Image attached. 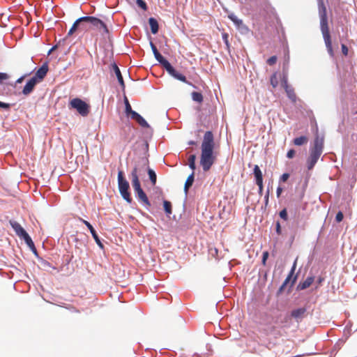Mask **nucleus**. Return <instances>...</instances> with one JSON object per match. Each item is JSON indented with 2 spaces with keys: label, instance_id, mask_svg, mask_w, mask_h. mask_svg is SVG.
I'll list each match as a JSON object with an SVG mask.
<instances>
[{
  "label": "nucleus",
  "instance_id": "46",
  "mask_svg": "<svg viewBox=\"0 0 357 357\" xmlns=\"http://www.w3.org/2000/svg\"><path fill=\"white\" fill-rule=\"evenodd\" d=\"M150 46L151 47V50L153 51V54H156L157 52H159L155 47V45H154V43L152 42V41H150Z\"/></svg>",
  "mask_w": 357,
  "mask_h": 357
},
{
  "label": "nucleus",
  "instance_id": "23",
  "mask_svg": "<svg viewBox=\"0 0 357 357\" xmlns=\"http://www.w3.org/2000/svg\"><path fill=\"white\" fill-rule=\"evenodd\" d=\"M175 79H178L183 82L187 83L188 84H191L189 82L187 81L185 76L178 73L176 70H174V73L171 75Z\"/></svg>",
  "mask_w": 357,
  "mask_h": 357
},
{
  "label": "nucleus",
  "instance_id": "10",
  "mask_svg": "<svg viewBox=\"0 0 357 357\" xmlns=\"http://www.w3.org/2000/svg\"><path fill=\"white\" fill-rule=\"evenodd\" d=\"M49 68L47 63H45L35 73L33 78H35L38 82L43 81L48 72Z\"/></svg>",
  "mask_w": 357,
  "mask_h": 357
},
{
  "label": "nucleus",
  "instance_id": "22",
  "mask_svg": "<svg viewBox=\"0 0 357 357\" xmlns=\"http://www.w3.org/2000/svg\"><path fill=\"white\" fill-rule=\"evenodd\" d=\"M296 261H297V259L295 260V261L291 267V271H290L289 274L288 275V276L287 277V278L285 279V280L284 281V282L281 287V289H282L284 286H286L287 284V283L290 280L291 278L292 277L293 274L294 273V271H295L296 267Z\"/></svg>",
  "mask_w": 357,
  "mask_h": 357
},
{
  "label": "nucleus",
  "instance_id": "18",
  "mask_svg": "<svg viewBox=\"0 0 357 357\" xmlns=\"http://www.w3.org/2000/svg\"><path fill=\"white\" fill-rule=\"evenodd\" d=\"M149 24L150 25L152 33L156 34L158 32L159 29L158 21L153 17H150L149 19Z\"/></svg>",
  "mask_w": 357,
  "mask_h": 357
},
{
  "label": "nucleus",
  "instance_id": "44",
  "mask_svg": "<svg viewBox=\"0 0 357 357\" xmlns=\"http://www.w3.org/2000/svg\"><path fill=\"white\" fill-rule=\"evenodd\" d=\"M295 155V151L294 149H290L287 153V157L288 158H293Z\"/></svg>",
  "mask_w": 357,
  "mask_h": 357
},
{
  "label": "nucleus",
  "instance_id": "48",
  "mask_svg": "<svg viewBox=\"0 0 357 357\" xmlns=\"http://www.w3.org/2000/svg\"><path fill=\"white\" fill-rule=\"evenodd\" d=\"M0 107L6 109H8L10 107V105L8 103H5V102L0 101Z\"/></svg>",
  "mask_w": 357,
  "mask_h": 357
},
{
  "label": "nucleus",
  "instance_id": "2",
  "mask_svg": "<svg viewBox=\"0 0 357 357\" xmlns=\"http://www.w3.org/2000/svg\"><path fill=\"white\" fill-rule=\"evenodd\" d=\"M149 160L146 158H141L136 162L135 166L131 172L132 185L136 192L139 199L146 206H151V203L142 188L138 176V172L141 168H144L148 165Z\"/></svg>",
  "mask_w": 357,
  "mask_h": 357
},
{
  "label": "nucleus",
  "instance_id": "7",
  "mask_svg": "<svg viewBox=\"0 0 357 357\" xmlns=\"http://www.w3.org/2000/svg\"><path fill=\"white\" fill-rule=\"evenodd\" d=\"M9 223L15 231L16 235H17L21 239H24L29 248L35 250V245L31 238L24 230V229L20 225V224L12 220L9 221Z\"/></svg>",
  "mask_w": 357,
  "mask_h": 357
},
{
  "label": "nucleus",
  "instance_id": "45",
  "mask_svg": "<svg viewBox=\"0 0 357 357\" xmlns=\"http://www.w3.org/2000/svg\"><path fill=\"white\" fill-rule=\"evenodd\" d=\"M289 177V174H287V173H284V174H283L281 176V177H280V181H282V182H285V181H287L288 180Z\"/></svg>",
  "mask_w": 357,
  "mask_h": 357
},
{
  "label": "nucleus",
  "instance_id": "32",
  "mask_svg": "<svg viewBox=\"0 0 357 357\" xmlns=\"http://www.w3.org/2000/svg\"><path fill=\"white\" fill-rule=\"evenodd\" d=\"M270 82L273 88H275L278 85V80L276 73H273L271 75V79H270Z\"/></svg>",
  "mask_w": 357,
  "mask_h": 357
},
{
  "label": "nucleus",
  "instance_id": "9",
  "mask_svg": "<svg viewBox=\"0 0 357 357\" xmlns=\"http://www.w3.org/2000/svg\"><path fill=\"white\" fill-rule=\"evenodd\" d=\"M79 220L82 222L90 230V232L93 236V238H94L96 243L98 244V245L101 248V249H103L104 248V245L103 244L101 243L96 230L94 229V228L93 227V226L91 225L90 222H89L88 221L81 218H79Z\"/></svg>",
  "mask_w": 357,
  "mask_h": 357
},
{
  "label": "nucleus",
  "instance_id": "11",
  "mask_svg": "<svg viewBox=\"0 0 357 357\" xmlns=\"http://www.w3.org/2000/svg\"><path fill=\"white\" fill-rule=\"evenodd\" d=\"M38 83L39 82L35 78L31 77L24 86L22 93L25 96L30 94Z\"/></svg>",
  "mask_w": 357,
  "mask_h": 357
},
{
  "label": "nucleus",
  "instance_id": "51",
  "mask_svg": "<svg viewBox=\"0 0 357 357\" xmlns=\"http://www.w3.org/2000/svg\"><path fill=\"white\" fill-rule=\"evenodd\" d=\"M282 192V188L281 187H278L277 188V191H276V194H277V197H280L281 193Z\"/></svg>",
  "mask_w": 357,
  "mask_h": 357
},
{
  "label": "nucleus",
  "instance_id": "29",
  "mask_svg": "<svg viewBox=\"0 0 357 357\" xmlns=\"http://www.w3.org/2000/svg\"><path fill=\"white\" fill-rule=\"evenodd\" d=\"M163 206H164V210L167 215H170L172 213V204L170 202L165 200L163 202Z\"/></svg>",
  "mask_w": 357,
  "mask_h": 357
},
{
  "label": "nucleus",
  "instance_id": "33",
  "mask_svg": "<svg viewBox=\"0 0 357 357\" xmlns=\"http://www.w3.org/2000/svg\"><path fill=\"white\" fill-rule=\"evenodd\" d=\"M136 3L139 8H141L144 11H146L148 9L146 3L144 0H137Z\"/></svg>",
  "mask_w": 357,
  "mask_h": 357
},
{
  "label": "nucleus",
  "instance_id": "57",
  "mask_svg": "<svg viewBox=\"0 0 357 357\" xmlns=\"http://www.w3.org/2000/svg\"><path fill=\"white\" fill-rule=\"evenodd\" d=\"M55 48H56V47H52V48L51 51H52V50H54Z\"/></svg>",
  "mask_w": 357,
  "mask_h": 357
},
{
  "label": "nucleus",
  "instance_id": "42",
  "mask_svg": "<svg viewBox=\"0 0 357 357\" xmlns=\"http://www.w3.org/2000/svg\"><path fill=\"white\" fill-rule=\"evenodd\" d=\"M341 48H342V54L344 56H347L348 54V52H349V50H348V47H347V45L344 44H342Z\"/></svg>",
  "mask_w": 357,
  "mask_h": 357
},
{
  "label": "nucleus",
  "instance_id": "40",
  "mask_svg": "<svg viewBox=\"0 0 357 357\" xmlns=\"http://www.w3.org/2000/svg\"><path fill=\"white\" fill-rule=\"evenodd\" d=\"M275 231H276V233H277L278 235H281L282 234V229H281L280 223L279 221L276 222V224H275Z\"/></svg>",
  "mask_w": 357,
  "mask_h": 357
},
{
  "label": "nucleus",
  "instance_id": "39",
  "mask_svg": "<svg viewBox=\"0 0 357 357\" xmlns=\"http://www.w3.org/2000/svg\"><path fill=\"white\" fill-rule=\"evenodd\" d=\"M280 217L283 219L284 220H287L288 219V215H287V209L286 208H284L282 209L280 212Z\"/></svg>",
  "mask_w": 357,
  "mask_h": 357
},
{
  "label": "nucleus",
  "instance_id": "43",
  "mask_svg": "<svg viewBox=\"0 0 357 357\" xmlns=\"http://www.w3.org/2000/svg\"><path fill=\"white\" fill-rule=\"evenodd\" d=\"M268 257V252L267 251L263 252L262 256V264L263 265H266V260Z\"/></svg>",
  "mask_w": 357,
  "mask_h": 357
},
{
  "label": "nucleus",
  "instance_id": "17",
  "mask_svg": "<svg viewBox=\"0 0 357 357\" xmlns=\"http://www.w3.org/2000/svg\"><path fill=\"white\" fill-rule=\"evenodd\" d=\"M253 173L255 178L256 183H262L263 182V175L262 172L257 165H255L253 169Z\"/></svg>",
  "mask_w": 357,
  "mask_h": 357
},
{
  "label": "nucleus",
  "instance_id": "24",
  "mask_svg": "<svg viewBox=\"0 0 357 357\" xmlns=\"http://www.w3.org/2000/svg\"><path fill=\"white\" fill-rule=\"evenodd\" d=\"M147 172L152 185H155L157 181V176L155 172L151 168H148Z\"/></svg>",
  "mask_w": 357,
  "mask_h": 357
},
{
  "label": "nucleus",
  "instance_id": "26",
  "mask_svg": "<svg viewBox=\"0 0 357 357\" xmlns=\"http://www.w3.org/2000/svg\"><path fill=\"white\" fill-rule=\"evenodd\" d=\"M191 96H192V98L194 101L197 102L199 103H201L203 102L204 98L201 93L194 91L192 93Z\"/></svg>",
  "mask_w": 357,
  "mask_h": 357
},
{
  "label": "nucleus",
  "instance_id": "19",
  "mask_svg": "<svg viewBox=\"0 0 357 357\" xmlns=\"http://www.w3.org/2000/svg\"><path fill=\"white\" fill-rule=\"evenodd\" d=\"M194 175H195V173H194V172H192V174L188 176V177L187 178V179L185 181V185H184V191L185 192V193L188 192L189 188L192 185V183L194 182V178H195Z\"/></svg>",
  "mask_w": 357,
  "mask_h": 357
},
{
  "label": "nucleus",
  "instance_id": "41",
  "mask_svg": "<svg viewBox=\"0 0 357 357\" xmlns=\"http://www.w3.org/2000/svg\"><path fill=\"white\" fill-rule=\"evenodd\" d=\"M344 215L341 211H339L335 216V220L337 222H340L343 220Z\"/></svg>",
  "mask_w": 357,
  "mask_h": 357
},
{
  "label": "nucleus",
  "instance_id": "31",
  "mask_svg": "<svg viewBox=\"0 0 357 357\" xmlns=\"http://www.w3.org/2000/svg\"><path fill=\"white\" fill-rule=\"evenodd\" d=\"M229 18L234 22L235 25H236L238 27H240L241 25H243V21L240 19H238L236 15H229Z\"/></svg>",
  "mask_w": 357,
  "mask_h": 357
},
{
  "label": "nucleus",
  "instance_id": "53",
  "mask_svg": "<svg viewBox=\"0 0 357 357\" xmlns=\"http://www.w3.org/2000/svg\"><path fill=\"white\" fill-rule=\"evenodd\" d=\"M324 278H322V277H319V278H318V280H317V283H318L319 284H321L322 283V282L324 281Z\"/></svg>",
  "mask_w": 357,
  "mask_h": 357
},
{
  "label": "nucleus",
  "instance_id": "54",
  "mask_svg": "<svg viewBox=\"0 0 357 357\" xmlns=\"http://www.w3.org/2000/svg\"><path fill=\"white\" fill-rule=\"evenodd\" d=\"M24 79V77H20L17 80V83H21Z\"/></svg>",
  "mask_w": 357,
  "mask_h": 357
},
{
  "label": "nucleus",
  "instance_id": "3",
  "mask_svg": "<svg viewBox=\"0 0 357 357\" xmlns=\"http://www.w3.org/2000/svg\"><path fill=\"white\" fill-rule=\"evenodd\" d=\"M319 16L320 18V28L323 38L327 48L328 52L331 56H333V50L332 47V42L328 25V17L326 7L323 0H318Z\"/></svg>",
  "mask_w": 357,
  "mask_h": 357
},
{
  "label": "nucleus",
  "instance_id": "34",
  "mask_svg": "<svg viewBox=\"0 0 357 357\" xmlns=\"http://www.w3.org/2000/svg\"><path fill=\"white\" fill-rule=\"evenodd\" d=\"M222 39L224 40L225 44L227 46V49L229 50V46H230L229 43V34L227 33H222Z\"/></svg>",
  "mask_w": 357,
  "mask_h": 357
},
{
  "label": "nucleus",
  "instance_id": "20",
  "mask_svg": "<svg viewBox=\"0 0 357 357\" xmlns=\"http://www.w3.org/2000/svg\"><path fill=\"white\" fill-rule=\"evenodd\" d=\"M82 19H77L68 31V36H72L76 31H80V22Z\"/></svg>",
  "mask_w": 357,
  "mask_h": 357
},
{
  "label": "nucleus",
  "instance_id": "27",
  "mask_svg": "<svg viewBox=\"0 0 357 357\" xmlns=\"http://www.w3.org/2000/svg\"><path fill=\"white\" fill-rule=\"evenodd\" d=\"M162 67L167 70V72L171 75L172 73H174V68L172 67V66L170 64V63L166 60L162 64Z\"/></svg>",
  "mask_w": 357,
  "mask_h": 357
},
{
  "label": "nucleus",
  "instance_id": "36",
  "mask_svg": "<svg viewBox=\"0 0 357 357\" xmlns=\"http://www.w3.org/2000/svg\"><path fill=\"white\" fill-rule=\"evenodd\" d=\"M155 59L162 65L167 59H165L160 52H157L156 54L154 55Z\"/></svg>",
  "mask_w": 357,
  "mask_h": 357
},
{
  "label": "nucleus",
  "instance_id": "47",
  "mask_svg": "<svg viewBox=\"0 0 357 357\" xmlns=\"http://www.w3.org/2000/svg\"><path fill=\"white\" fill-rule=\"evenodd\" d=\"M8 79V75L4 73H0V82Z\"/></svg>",
  "mask_w": 357,
  "mask_h": 357
},
{
  "label": "nucleus",
  "instance_id": "8",
  "mask_svg": "<svg viewBox=\"0 0 357 357\" xmlns=\"http://www.w3.org/2000/svg\"><path fill=\"white\" fill-rule=\"evenodd\" d=\"M72 108L75 109L79 114L86 116L89 113V106L80 98H76L70 102Z\"/></svg>",
  "mask_w": 357,
  "mask_h": 357
},
{
  "label": "nucleus",
  "instance_id": "55",
  "mask_svg": "<svg viewBox=\"0 0 357 357\" xmlns=\"http://www.w3.org/2000/svg\"><path fill=\"white\" fill-rule=\"evenodd\" d=\"M196 144V143H195V142H194V141H190V142H189V144H191V145H194V144Z\"/></svg>",
  "mask_w": 357,
  "mask_h": 357
},
{
  "label": "nucleus",
  "instance_id": "21",
  "mask_svg": "<svg viewBox=\"0 0 357 357\" xmlns=\"http://www.w3.org/2000/svg\"><path fill=\"white\" fill-rule=\"evenodd\" d=\"M307 142H308V139L305 136H301V137L295 138L293 140V143L296 146L304 145V144H307Z\"/></svg>",
  "mask_w": 357,
  "mask_h": 357
},
{
  "label": "nucleus",
  "instance_id": "16",
  "mask_svg": "<svg viewBox=\"0 0 357 357\" xmlns=\"http://www.w3.org/2000/svg\"><path fill=\"white\" fill-rule=\"evenodd\" d=\"M314 277L309 276L303 282H300L297 287L299 290H303L308 288L314 282Z\"/></svg>",
  "mask_w": 357,
  "mask_h": 357
},
{
  "label": "nucleus",
  "instance_id": "50",
  "mask_svg": "<svg viewBox=\"0 0 357 357\" xmlns=\"http://www.w3.org/2000/svg\"><path fill=\"white\" fill-rule=\"evenodd\" d=\"M268 198H269V191L268 190L265 197H264V201H265V205L267 206L268 204Z\"/></svg>",
  "mask_w": 357,
  "mask_h": 357
},
{
  "label": "nucleus",
  "instance_id": "15",
  "mask_svg": "<svg viewBox=\"0 0 357 357\" xmlns=\"http://www.w3.org/2000/svg\"><path fill=\"white\" fill-rule=\"evenodd\" d=\"M112 69H113L117 79H118L119 83L120 84L122 89H125V83H124L121 73L120 71V69L119 68L117 65L114 63L113 64H112Z\"/></svg>",
  "mask_w": 357,
  "mask_h": 357
},
{
  "label": "nucleus",
  "instance_id": "56",
  "mask_svg": "<svg viewBox=\"0 0 357 357\" xmlns=\"http://www.w3.org/2000/svg\"><path fill=\"white\" fill-rule=\"evenodd\" d=\"M296 280V276L294 277L293 281H292V284H294Z\"/></svg>",
  "mask_w": 357,
  "mask_h": 357
},
{
  "label": "nucleus",
  "instance_id": "4",
  "mask_svg": "<svg viewBox=\"0 0 357 357\" xmlns=\"http://www.w3.org/2000/svg\"><path fill=\"white\" fill-rule=\"evenodd\" d=\"M80 22V31H88L90 30H97L102 35L108 33V29L101 20L93 16L82 17Z\"/></svg>",
  "mask_w": 357,
  "mask_h": 357
},
{
  "label": "nucleus",
  "instance_id": "30",
  "mask_svg": "<svg viewBox=\"0 0 357 357\" xmlns=\"http://www.w3.org/2000/svg\"><path fill=\"white\" fill-rule=\"evenodd\" d=\"M195 160V155H190L188 158L189 167H190V169H192V172H194L195 169H196Z\"/></svg>",
  "mask_w": 357,
  "mask_h": 357
},
{
  "label": "nucleus",
  "instance_id": "14",
  "mask_svg": "<svg viewBox=\"0 0 357 357\" xmlns=\"http://www.w3.org/2000/svg\"><path fill=\"white\" fill-rule=\"evenodd\" d=\"M306 311L305 307L295 309L291 311V316L296 320L301 319L305 316Z\"/></svg>",
  "mask_w": 357,
  "mask_h": 357
},
{
  "label": "nucleus",
  "instance_id": "13",
  "mask_svg": "<svg viewBox=\"0 0 357 357\" xmlns=\"http://www.w3.org/2000/svg\"><path fill=\"white\" fill-rule=\"evenodd\" d=\"M130 118L136 121L142 128H149V125L146 121L137 112H132V116H131Z\"/></svg>",
  "mask_w": 357,
  "mask_h": 357
},
{
  "label": "nucleus",
  "instance_id": "5",
  "mask_svg": "<svg viewBox=\"0 0 357 357\" xmlns=\"http://www.w3.org/2000/svg\"><path fill=\"white\" fill-rule=\"evenodd\" d=\"M324 137L319 135L315 137L313 146L310 150V155L307 160V167L309 170L314 167L321 156L324 149Z\"/></svg>",
  "mask_w": 357,
  "mask_h": 357
},
{
  "label": "nucleus",
  "instance_id": "25",
  "mask_svg": "<svg viewBox=\"0 0 357 357\" xmlns=\"http://www.w3.org/2000/svg\"><path fill=\"white\" fill-rule=\"evenodd\" d=\"M125 107H126V114L127 116H132V112H136L132 109L131 105L129 103V101L126 97H125Z\"/></svg>",
  "mask_w": 357,
  "mask_h": 357
},
{
  "label": "nucleus",
  "instance_id": "52",
  "mask_svg": "<svg viewBox=\"0 0 357 357\" xmlns=\"http://www.w3.org/2000/svg\"><path fill=\"white\" fill-rule=\"evenodd\" d=\"M290 319V317L289 316H286L284 318V321H282V323H288Z\"/></svg>",
  "mask_w": 357,
  "mask_h": 357
},
{
  "label": "nucleus",
  "instance_id": "38",
  "mask_svg": "<svg viewBox=\"0 0 357 357\" xmlns=\"http://www.w3.org/2000/svg\"><path fill=\"white\" fill-rule=\"evenodd\" d=\"M277 56H272L267 60V63L269 66H273L277 62Z\"/></svg>",
  "mask_w": 357,
  "mask_h": 357
},
{
  "label": "nucleus",
  "instance_id": "35",
  "mask_svg": "<svg viewBox=\"0 0 357 357\" xmlns=\"http://www.w3.org/2000/svg\"><path fill=\"white\" fill-rule=\"evenodd\" d=\"M155 59L162 65L167 59H165L160 52H157L156 54L154 55Z\"/></svg>",
  "mask_w": 357,
  "mask_h": 357
},
{
  "label": "nucleus",
  "instance_id": "1",
  "mask_svg": "<svg viewBox=\"0 0 357 357\" xmlns=\"http://www.w3.org/2000/svg\"><path fill=\"white\" fill-rule=\"evenodd\" d=\"M215 146L213 133L211 131H206L201 144L200 165L204 172H208L217 160Z\"/></svg>",
  "mask_w": 357,
  "mask_h": 357
},
{
  "label": "nucleus",
  "instance_id": "49",
  "mask_svg": "<svg viewBox=\"0 0 357 357\" xmlns=\"http://www.w3.org/2000/svg\"><path fill=\"white\" fill-rule=\"evenodd\" d=\"M256 184H257V185H258V187H259V193L260 195H261V194H262V192H263V182H262V183H261V184H260V183H256Z\"/></svg>",
  "mask_w": 357,
  "mask_h": 357
},
{
  "label": "nucleus",
  "instance_id": "37",
  "mask_svg": "<svg viewBox=\"0 0 357 357\" xmlns=\"http://www.w3.org/2000/svg\"><path fill=\"white\" fill-rule=\"evenodd\" d=\"M155 59L162 65L167 59H165L160 52H157L156 54L154 55Z\"/></svg>",
  "mask_w": 357,
  "mask_h": 357
},
{
  "label": "nucleus",
  "instance_id": "12",
  "mask_svg": "<svg viewBox=\"0 0 357 357\" xmlns=\"http://www.w3.org/2000/svg\"><path fill=\"white\" fill-rule=\"evenodd\" d=\"M282 84H283V86H284V88L285 89V91L287 93V95L288 98L293 102H296V95L295 93L294 89L291 86H289L287 84V79H284L283 80Z\"/></svg>",
  "mask_w": 357,
  "mask_h": 357
},
{
  "label": "nucleus",
  "instance_id": "28",
  "mask_svg": "<svg viewBox=\"0 0 357 357\" xmlns=\"http://www.w3.org/2000/svg\"><path fill=\"white\" fill-rule=\"evenodd\" d=\"M162 67L167 70V72L171 75L172 73H174V68L172 67V66L170 64V63L166 60L162 64Z\"/></svg>",
  "mask_w": 357,
  "mask_h": 357
},
{
  "label": "nucleus",
  "instance_id": "6",
  "mask_svg": "<svg viewBox=\"0 0 357 357\" xmlns=\"http://www.w3.org/2000/svg\"><path fill=\"white\" fill-rule=\"evenodd\" d=\"M118 187L122 197L128 203L132 202V197L129 192V183L123 176L122 171L118 172Z\"/></svg>",
  "mask_w": 357,
  "mask_h": 357
}]
</instances>
